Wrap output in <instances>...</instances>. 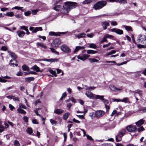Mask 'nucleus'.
Instances as JSON below:
<instances>
[{
	"instance_id": "obj_25",
	"label": "nucleus",
	"mask_w": 146,
	"mask_h": 146,
	"mask_svg": "<svg viewBox=\"0 0 146 146\" xmlns=\"http://www.w3.org/2000/svg\"><path fill=\"white\" fill-rule=\"evenodd\" d=\"M97 52L92 50H89L87 51V53L88 54H94L96 53Z\"/></svg>"
},
{
	"instance_id": "obj_21",
	"label": "nucleus",
	"mask_w": 146,
	"mask_h": 146,
	"mask_svg": "<svg viewBox=\"0 0 146 146\" xmlns=\"http://www.w3.org/2000/svg\"><path fill=\"white\" fill-rule=\"evenodd\" d=\"M31 69H32L35 70L36 72H42V71H40L39 68L36 65H35L33 67L31 68Z\"/></svg>"
},
{
	"instance_id": "obj_59",
	"label": "nucleus",
	"mask_w": 146,
	"mask_h": 146,
	"mask_svg": "<svg viewBox=\"0 0 146 146\" xmlns=\"http://www.w3.org/2000/svg\"><path fill=\"white\" fill-rule=\"evenodd\" d=\"M77 58L79 59H80L81 60H82V61H85V59H84V58H83V56H77Z\"/></svg>"
},
{
	"instance_id": "obj_31",
	"label": "nucleus",
	"mask_w": 146,
	"mask_h": 146,
	"mask_svg": "<svg viewBox=\"0 0 146 146\" xmlns=\"http://www.w3.org/2000/svg\"><path fill=\"white\" fill-rule=\"evenodd\" d=\"M23 70L25 71H29V67L25 65H24L22 66Z\"/></svg>"
},
{
	"instance_id": "obj_46",
	"label": "nucleus",
	"mask_w": 146,
	"mask_h": 146,
	"mask_svg": "<svg viewBox=\"0 0 146 146\" xmlns=\"http://www.w3.org/2000/svg\"><path fill=\"white\" fill-rule=\"evenodd\" d=\"M116 52L115 50H112L110 52H109L107 54H106V56H108L109 55H111L113 54H114L116 53Z\"/></svg>"
},
{
	"instance_id": "obj_53",
	"label": "nucleus",
	"mask_w": 146,
	"mask_h": 146,
	"mask_svg": "<svg viewBox=\"0 0 146 146\" xmlns=\"http://www.w3.org/2000/svg\"><path fill=\"white\" fill-rule=\"evenodd\" d=\"M23 8V7H18V6H15V7L13 8L12 9H15L20 10H21V8Z\"/></svg>"
},
{
	"instance_id": "obj_4",
	"label": "nucleus",
	"mask_w": 146,
	"mask_h": 146,
	"mask_svg": "<svg viewBox=\"0 0 146 146\" xmlns=\"http://www.w3.org/2000/svg\"><path fill=\"white\" fill-rule=\"evenodd\" d=\"M137 40L138 43L146 45V38L144 35H139Z\"/></svg>"
},
{
	"instance_id": "obj_54",
	"label": "nucleus",
	"mask_w": 146,
	"mask_h": 146,
	"mask_svg": "<svg viewBox=\"0 0 146 146\" xmlns=\"http://www.w3.org/2000/svg\"><path fill=\"white\" fill-rule=\"evenodd\" d=\"M94 35V34L93 33H91L90 34H88L87 35V36L89 38H92L93 37Z\"/></svg>"
},
{
	"instance_id": "obj_29",
	"label": "nucleus",
	"mask_w": 146,
	"mask_h": 146,
	"mask_svg": "<svg viewBox=\"0 0 146 146\" xmlns=\"http://www.w3.org/2000/svg\"><path fill=\"white\" fill-rule=\"evenodd\" d=\"M88 60L91 63L98 62V60L95 58H89Z\"/></svg>"
},
{
	"instance_id": "obj_30",
	"label": "nucleus",
	"mask_w": 146,
	"mask_h": 146,
	"mask_svg": "<svg viewBox=\"0 0 146 146\" xmlns=\"http://www.w3.org/2000/svg\"><path fill=\"white\" fill-rule=\"evenodd\" d=\"M17 111L20 113H22L25 114L26 113V112L23 110L19 108L17 110Z\"/></svg>"
},
{
	"instance_id": "obj_44",
	"label": "nucleus",
	"mask_w": 146,
	"mask_h": 146,
	"mask_svg": "<svg viewBox=\"0 0 146 146\" xmlns=\"http://www.w3.org/2000/svg\"><path fill=\"white\" fill-rule=\"evenodd\" d=\"M145 45H145L144 44L143 45L139 44L137 45V46L139 48H146V47H145Z\"/></svg>"
},
{
	"instance_id": "obj_61",
	"label": "nucleus",
	"mask_w": 146,
	"mask_h": 146,
	"mask_svg": "<svg viewBox=\"0 0 146 146\" xmlns=\"http://www.w3.org/2000/svg\"><path fill=\"white\" fill-rule=\"evenodd\" d=\"M111 25L113 26H116L117 25V23L115 21H112L111 23Z\"/></svg>"
},
{
	"instance_id": "obj_15",
	"label": "nucleus",
	"mask_w": 146,
	"mask_h": 146,
	"mask_svg": "<svg viewBox=\"0 0 146 146\" xmlns=\"http://www.w3.org/2000/svg\"><path fill=\"white\" fill-rule=\"evenodd\" d=\"M145 120L143 119H141L135 123V124L137 127H139L142 125L144 123Z\"/></svg>"
},
{
	"instance_id": "obj_62",
	"label": "nucleus",
	"mask_w": 146,
	"mask_h": 146,
	"mask_svg": "<svg viewBox=\"0 0 146 146\" xmlns=\"http://www.w3.org/2000/svg\"><path fill=\"white\" fill-rule=\"evenodd\" d=\"M140 110L142 111L143 112H146V107H143L141 110Z\"/></svg>"
},
{
	"instance_id": "obj_28",
	"label": "nucleus",
	"mask_w": 146,
	"mask_h": 146,
	"mask_svg": "<svg viewBox=\"0 0 146 146\" xmlns=\"http://www.w3.org/2000/svg\"><path fill=\"white\" fill-rule=\"evenodd\" d=\"M96 0H85L83 2L84 4H88L90 2H94L96 1Z\"/></svg>"
},
{
	"instance_id": "obj_37",
	"label": "nucleus",
	"mask_w": 146,
	"mask_h": 146,
	"mask_svg": "<svg viewBox=\"0 0 146 146\" xmlns=\"http://www.w3.org/2000/svg\"><path fill=\"white\" fill-rule=\"evenodd\" d=\"M49 71L50 73L54 75V76L56 77L57 76V75L56 74V72L55 71H54L50 69L49 70Z\"/></svg>"
},
{
	"instance_id": "obj_8",
	"label": "nucleus",
	"mask_w": 146,
	"mask_h": 146,
	"mask_svg": "<svg viewBox=\"0 0 146 146\" xmlns=\"http://www.w3.org/2000/svg\"><path fill=\"white\" fill-rule=\"evenodd\" d=\"M60 48L63 51L66 53H69L71 52L70 49L65 44H64L61 46Z\"/></svg>"
},
{
	"instance_id": "obj_6",
	"label": "nucleus",
	"mask_w": 146,
	"mask_h": 146,
	"mask_svg": "<svg viewBox=\"0 0 146 146\" xmlns=\"http://www.w3.org/2000/svg\"><path fill=\"white\" fill-rule=\"evenodd\" d=\"M85 94L88 98H89L90 99L94 98L96 99H98L96 98V96H99L98 95H96L89 91H86Z\"/></svg>"
},
{
	"instance_id": "obj_18",
	"label": "nucleus",
	"mask_w": 146,
	"mask_h": 146,
	"mask_svg": "<svg viewBox=\"0 0 146 146\" xmlns=\"http://www.w3.org/2000/svg\"><path fill=\"white\" fill-rule=\"evenodd\" d=\"M132 93L135 94H138L140 97H141L142 95V91L139 90H136L132 92Z\"/></svg>"
},
{
	"instance_id": "obj_42",
	"label": "nucleus",
	"mask_w": 146,
	"mask_h": 146,
	"mask_svg": "<svg viewBox=\"0 0 146 146\" xmlns=\"http://www.w3.org/2000/svg\"><path fill=\"white\" fill-rule=\"evenodd\" d=\"M145 130V129L143 126H141L137 129V131L139 132Z\"/></svg>"
},
{
	"instance_id": "obj_35",
	"label": "nucleus",
	"mask_w": 146,
	"mask_h": 146,
	"mask_svg": "<svg viewBox=\"0 0 146 146\" xmlns=\"http://www.w3.org/2000/svg\"><path fill=\"white\" fill-rule=\"evenodd\" d=\"M115 2L120 3L124 4L127 3L126 0H116Z\"/></svg>"
},
{
	"instance_id": "obj_38",
	"label": "nucleus",
	"mask_w": 146,
	"mask_h": 146,
	"mask_svg": "<svg viewBox=\"0 0 146 146\" xmlns=\"http://www.w3.org/2000/svg\"><path fill=\"white\" fill-rule=\"evenodd\" d=\"M90 116L92 119H94L96 117L95 115V112H91L90 113Z\"/></svg>"
},
{
	"instance_id": "obj_23",
	"label": "nucleus",
	"mask_w": 146,
	"mask_h": 146,
	"mask_svg": "<svg viewBox=\"0 0 146 146\" xmlns=\"http://www.w3.org/2000/svg\"><path fill=\"white\" fill-rule=\"evenodd\" d=\"M85 48V47L84 46H77L75 48V50L74 51V52L75 53L80 50L84 49Z\"/></svg>"
},
{
	"instance_id": "obj_22",
	"label": "nucleus",
	"mask_w": 146,
	"mask_h": 146,
	"mask_svg": "<svg viewBox=\"0 0 146 146\" xmlns=\"http://www.w3.org/2000/svg\"><path fill=\"white\" fill-rule=\"evenodd\" d=\"M35 79L34 77H29L25 78V82H30L31 81H33Z\"/></svg>"
},
{
	"instance_id": "obj_58",
	"label": "nucleus",
	"mask_w": 146,
	"mask_h": 146,
	"mask_svg": "<svg viewBox=\"0 0 146 146\" xmlns=\"http://www.w3.org/2000/svg\"><path fill=\"white\" fill-rule=\"evenodd\" d=\"M86 136L87 138L88 139H89L90 140L94 141V139H92V138L91 136L89 135H86Z\"/></svg>"
},
{
	"instance_id": "obj_32",
	"label": "nucleus",
	"mask_w": 146,
	"mask_h": 146,
	"mask_svg": "<svg viewBox=\"0 0 146 146\" xmlns=\"http://www.w3.org/2000/svg\"><path fill=\"white\" fill-rule=\"evenodd\" d=\"M50 121L52 124L53 125H55L57 123V121L52 119H50Z\"/></svg>"
},
{
	"instance_id": "obj_50",
	"label": "nucleus",
	"mask_w": 146,
	"mask_h": 146,
	"mask_svg": "<svg viewBox=\"0 0 146 146\" xmlns=\"http://www.w3.org/2000/svg\"><path fill=\"white\" fill-rule=\"evenodd\" d=\"M5 128L4 127L1 125H0V132H3L4 131Z\"/></svg>"
},
{
	"instance_id": "obj_52",
	"label": "nucleus",
	"mask_w": 146,
	"mask_h": 146,
	"mask_svg": "<svg viewBox=\"0 0 146 146\" xmlns=\"http://www.w3.org/2000/svg\"><path fill=\"white\" fill-rule=\"evenodd\" d=\"M20 29H21L25 31H26L27 28V27L25 26H22L20 27Z\"/></svg>"
},
{
	"instance_id": "obj_64",
	"label": "nucleus",
	"mask_w": 146,
	"mask_h": 146,
	"mask_svg": "<svg viewBox=\"0 0 146 146\" xmlns=\"http://www.w3.org/2000/svg\"><path fill=\"white\" fill-rule=\"evenodd\" d=\"M111 144L108 143H105L102 144V146H111Z\"/></svg>"
},
{
	"instance_id": "obj_7",
	"label": "nucleus",
	"mask_w": 146,
	"mask_h": 146,
	"mask_svg": "<svg viewBox=\"0 0 146 146\" xmlns=\"http://www.w3.org/2000/svg\"><path fill=\"white\" fill-rule=\"evenodd\" d=\"M61 43V41L59 38H56L54 40L51 44L52 46L55 47L58 46Z\"/></svg>"
},
{
	"instance_id": "obj_12",
	"label": "nucleus",
	"mask_w": 146,
	"mask_h": 146,
	"mask_svg": "<svg viewBox=\"0 0 146 146\" xmlns=\"http://www.w3.org/2000/svg\"><path fill=\"white\" fill-rule=\"evenodd\" d=\"M111 31L112 32H114L118 35H121L123 33V31L121 29L114 28L111 29Z\"/></svg>"
},
{
	"instance_id": "obj_45",
	"label": "nucleus",
	"mask_w": 146,
	"mask_h": 146,
	"mask_svg": "<svg viewBox=\"0 0 146 146\" xmlns=\"http://www.w3.org/2000/svg\"><path fill=\"white\" fill-rule=\"evenodd\" d=\"M106 37V38H111L114 37V36L111 35H109L108 34H107L104 35Z\"/></svg>"
},
{
	"instance_id": "obj_16",
	"label": "nucleus",
	"mask_w": 146,
	"mask_h": 146,
	"mask_svg": "<svg viewBox=\"0 0 146 146\" xmlns=\"http://www.w3.org/2000/svg\"><path fill=\"white\" fill-rule=\"evenodd\" d=\"M101 24L104 30L106 29L107 28V27L110 25L109 23L106 21L102 22Z\"/></svg>"
},
{
	"instance_id": "obj_48",
	"label": "nucleus",
	"mask_w": 146,
	"mask_h": 146,
	"mask_svg": "<svg viewBox=\"0 0 146 146\" xmlns=\"http://www.w3.org/2000/svg\"><path fill=\"white\" fill-rule=\"evenodd\" d=\"M66 92H65L63 93L62 97L60 98V100H62L64 98H65L66 96Z\"/></svg>"
},
{
	"instance_id": "obj_2",
	"label": "nucleus",
	"mask_w": 146,
	"mask_h": 146,
	"mask_svg": "<svg viewBox=\"0 0 146 146\" xmlns=\"http://www.w3.org/2000/svg\"><path fill=\"white\" fill-rule=\"evenodd\" d=\"M106 4V1L103 0L99 1L94 5L93 8L95 10H100L105 7Z\"/></svg>"
},
{
	"instance_id": "obj_26",
	"label": "nucleus",
	"mask_w": 146,
	"mask_h": 146,
	"mask_svg": "<svg viewBox=\"0 0 146 146\" xmlns=\"http://www.w3.org/2000/svg\"><path fill=\"white\" fill-rule=\"evenodd\" d=\"M6 16L10 17H12L14 15V14L13 12H9L6 13L5 15Z\"/></svg>"
},
{
	"instance_id": "obj_33",
	"label": "nucleus",
	"mask_w": 146,
	"mask_h": 146,
	"mask_svg": "<svg viewBox=\"0 0 146 146\" xmlns=\"http://www.w3.org/2000/svg\"><path fill=\"white\" fill-rule=\"evenodd\" d=\"M61 6L60 5H57L55 6L54 9L57 11H58L60 9Z\"/></svg>"
},
{
	"instance_id": "obj_55",
	"label": "nucleus",
	"mask_w": 146,
	"mask_h": 146,
	"mask_svg": "<svg viewBox=\"0 0 146 146\" xmlns=\"http://www.w3.org/2000/svg\"><path fill=\"white\" fill-rule=\"evenodd\" d=\"M19 106L20 108H21L24 109H26L27 108L26 107L25 105L21 104H19Z\"/></svg>"
},
{
	"instance_id": "obj_10",
	"label": "nucleus",
	"mask_w": 146,
	"mask_h": 146,
	"mask_svg": "<svg viewBox=\"0 0 146 146\" xmlns=\"http://www.w3.org/2000/svg\"><path fill=\"white\" fill-rule=\"evenodd\" d=\"M30 30L32 31L33 33H36L38 31H41L42 28L41 27H36L35 28L33 27H30L29 28Z\"/></svg>"
},
{
	"instance_id": "obj_39",
	"label": "nucleus",
	"mask_w": 146,
	"mask_h": 146,
	"mask_svg": "<svg viewBox=\"0 0 146 146\" xmlns=\"http://www.w3.org/2000/svg\"><path fill=\"white\" fill-rule=\"evenodd\" d=\"M110 89L112 91H115L116 88L113 85H110L109 86Z\"/></svg>"
},
{
	"instance_id": "obj_19",
	"label": "nucleus",
	"mask_w": 146,
	"mask_h": 146,
	"mask_svg": "<svg viewBox=\"0 0 146 146\" xmlns=\"http://www.w3.org/2000/svg\"><path fill=\"white\" fill-rule=\"evenodd\" d=\"M64 110L61 109H57L54 111V112L56 114L59 115L64 112Z\"/></svg>"
},
{
	"instance_id": "obj_1",
	"label": "nucleus",
	"mask_w": 146,
	"mask_h": 146,
	"mask_svg": "<svg viewBox=\"0 0 146 146\" xmlns=\"http://www.w3.org/2000/svg\"><path fill=\"white\" fill-rule=\"evenodd\" d=\"M64 4L62 13L65 14H67L71 9L76 8L78 6L77 3L73 2H65Z\"/></svg>"
},
{
	"instance_id": "obj_49",
	"label": "nucleus",
	"mask_w": 146,
	"mask_h": 146,
	"mask_svg": "<svg viewBox=\"0 0 146 146\" xmlns=\"http://www.w3.org/2000/svg\"><path fill=\"white\" fill-rule=\"evenodd\" d=\"M31 13L30 11H28L24 13V15L25 16H28L31 15Z\"/></svg>"
},
{
	"instance_id": "obj_34",
	"label": "nucleus",
	"mask_w": 146,
	"mask_h": 146,
	"mask_svg": "<svg viewBox=\"0 0 146 146\" xmlns=\"http://www.w3.org/2000/svg\"><path fill=\"white\" fill-rule=\"evenodd\" d=\"M89 47L93 48H96L97 46L95 44L90 43L89 44Z\"/></svg>"
},
{
	"instance_id": "obj_51",
	"label": "nucleus",
	"mask_w": 146,
	"mask_h": 146,
	"mask_svg": "<svg viewBox=\"0 0 146 146\" xmlns=\"http://www.w3.org/2000/svg\"><path fill=\"white\" fill-rule=\"evenodd\" d=\"M1 49L2 50L6 51L8 50V48L6 46H3L1 48Z\"/></svg>"
},
{
	"instance_id": "obj_11",
	"label": "nucleus",
	"mask_w": 146,
	"mask_h": 146,
	"mask_svg": "<svg viewBox=\"0 0 146 146\" xmlns=\"http://www.w3.org/2000/svg\"><path fill=\"white\" fill-rule=\"evenodd\" d=\"M96 98L97 99H99L102 101L105 104V106L109 104L108 101L104 98V96H96Z\"/></svg>"
},
{
	"instance_id": "obj_63",
	"label": "nucleus",
	"mask_w": 146,
	"mask_h": 146,
	"mask_svg": "<svg viewBox=\"0 0 146 146\" xmlns=\"http://www.w3.org/2000/svg\"><path fill=\"white\" fill-rule=\"evenodd\" d=\"M9 107L11 111L13 110L15 108L11 104H9Z\"/></svg>"
},
{
	"instance_id": "obj_57",
	"label": "nucleus",
	"mask_w": 146,
	"mask_h": 146,
	"mask_svg": "<svg viewBox=\"0 0 146 146\" xmlns=\"http://www.w3.org/2000/svg\"><path fill=\"white\" fill-rule=\"evenodd\" d=\"M107 40L106 39V38L105 36H104V38H103L102 40L100 42V43H103L104 42H107Z\"/></svg>"
},
{
	"instance_id": "obj_17",
	"label": "nucleus",
	"mask_w": 146,
	"mask_h": 146,
	"mask_svg": "<svg viewBox=\"0 0 146 146\" xmlns=\"http://www.w3.org/2000/svg\"><path fill=\"white\" fill-rule=\"evenodd\" d=\"M7 52L10 54L11 57L13 58V59L15 60V59L17 58V56L16 54L10 51H8Z\"/></svg>"
},
{
	"instance_id": "obj_5",
	"label": "nucleus",
	"mask_w": 146,
	"mask_h": 146,
	"mask_svg": "<svg viewBox=\"0 0 146 146\" xmlns=\"http://www.w3.org/2000/svg\"><path fill=\"white\" fill-rule=\"evenodd\" d=\"M126 129L129 132H134L137 128L135 125H130L126 127Z\"/></svg>"
},
{
	"instance_id": "obj_24",
	"label": "nucleus",
	"mask_w": 146,
	"mask_h": 146,
	"mask_svg": "<svg viewBox=\"0 0 146 146\" xmlns=\"http://www.w3.org/2000/svg\"><path fill=\"white\" fill-rule=\"evenodd\" d=\"M27 132L30 135L33 132L32 129L31 127H28L26 130Z\"/></svg>"
},
{
	"instance_id": "obj_60",
	"label": "nucleus",
	"mask_w": 146,
	"mask_h": 146,
	"mask_svg": "<svg viewBox=\"0 0 146 146\" xmlns=\"http://www.w3.org/2000/svg\"><path fill=\"white\" fill-rule=\"evenodd\" d=\"M112 101L113 102H121V100L119 99H113Z\"/></svg>"
},
{
	"instance_id": "obj_47",
	"label": "nucleus",
	"mask_w": 146,
	"mask_h": 146,
	"mask_svg": "<svg viewBox=\"0 0 146 146\" xmlns=\"http://www.w3.org/2000/svg\"><path fill=\"white\" fill-rule=\"evenodd\" d=\"M14 145L15 146H20V144L17 140H15L14 142Z\"/></svg>"
},
{
	"instance_id": "obj_36",
	"label": "nucleus",
	"mask_w": 146,
	"mask_h": 146,
	"mask_svg": "<svg viewBox=\"0 0 146 146\" xmlns=\"http://www.w3.org/2000/svg\"><path fill=\"white\" fill-rule=\"evenodd\" d=\"M38 46H40L44 49H46V47L42 43L38 42L37 43Z\"/></svg>"
},
{
	"instance_id": "obj_27",
	"label": "nucleus",
	"mask_w": 146,
	"mask_h": 146,
	"mask_svg": "<svg viewBox=\"0 0 146 146\" xmlns=\"http://www.w3.org/2000/svg\"><path fill=\"white\" fill-rule=\"evenodd\" d=\"M70 113L69 112H67L64 114L63 116V118L64 120H66L68 118Z\"/></svg>"
},
{
	"instance_id": "obj_9",
	"label": "nucleus",
	"mask_w": 146,
	"mask_h": 146,
	"mask_svg": "<svg viewBox=\"0 0 146 146\" xmlns=\"http://www.w3.org/2000/svg\"><path fill=\"white\" fill-rule=\"evenodd\" d=\"M104 114V111L102 110H98L95 112L96 117L97 118H99L102 117Z\"/></svg>"
},
{
	"instance_id": "obj_3",
	"label": "nucleus",
	"mask_w": 146,
	"mask_h": 146,
	"mask_svg": "<svg viewBox=\"0 0 146 146\" xmlns=\"http://www.w3.org/2000/svg\"><path fill=\"white\" fill-rule=\"evenodd\" d=\"M126 131L125 129H122L118 131L117 135L115 136L116 142H119L121 141L122 137L125 134Z\"/></svg>"
},
{
	"instance_id": "obj_56",
	"label": "nucleus",
	"mask_w": 146,
	"mask_h": 146,
	"mask_svg": "<svg viewBox=\"0 0 146 146\" xmlns=\"http://www.w3.org/2000/svg\"><path fill=\"white\" fill-rule=\"evenodd\" d=\"M128 99V98H123L122 100H121V102H126L127 101Z\"/></svg>"
},
{
	"instance_id": "obj_41",
	"label": "nucleus",
	"mask_w": 146,
	"mask_h": 146,
	"mask_svg": "<svg viewBox=\"0 0 146 146\" xmlns=\"http://www.w3.org/2000/svg\"><path fill=\"white\" fill-rule=\"evenodd\" d=\"M124 27L125 28V29L127 31H131L132 28L130 26H124Z\"/></svg>"
},
{
	"instance_id": "obj_13",
	"label": "nucleus",
	"mask_w": 146,
	"mask_h": 146,
	"mask_svg": "<svg viewBox=\"0 0 146 146\" xmlns=\"http://www.w3.org/2000/svg\"><path fill=\"white\" fill-rule=\"evenodd\" d=\"M65 33L64 32H58L55 33L54 32H50L49 33V35L50 36H60L61 34H64Z\"/></svg>"
},
{
	"instance_id": "obj_43",
	"label": "nucleus",
	"mask_w": 146,
	"mask_h": 146,
	"mask_svg": "<svg viewBox=\"0 0 146 146\" xmlns=\"http://www.w3.org/2000/svg\"><path fill=\"white\" fill-rule=\"evenodd\" d=\"M96 87H92V86H90V87H86V90H94V89L95 88H96Z\"/></svg>"
},
{
	"instance_id": "obj_40",
	"label": "nucleus",
	"mask_w": 146,
	"mask_h": 146,
	"mask_svg": "<svg viewBox=\"0 0 146 146\" xmlns=\"http://www.w3.org/2000/svg\"><path fill=\"white\" fill-rule=\"evenodd\" d=\"M62 0H56L54 3V5H56V4L59 3L62 4Z\"/></svg>"
},
{
	"instance_id": "obj_20",
	"label": "nucleus",
	"mask_w": 146,
	"mask_h": 146,
	"mask_svg": "<svg viewBox=\"0 0 146 146\" xmlns=\"http://www.w3.org/2000/svg\"><path fill=\"white\" fill-rule=\"evenodd\" d=\"M86 34L84 33L78 34V35H75L76 37L78 38L79 39L82 38H84L85 37Z\"/></svg>"
},
{
	"instance_id": "obj_14",
	"label": "nucleus",
	"mask_w": 146,
	"mask_h": 146,
	"mask_svg": "<svg viewBox=\"0 0 146 146\" xmlns=\"http://www.w3.org/2000/svg\"><path fill=\"white\" fill-rule=\"evenodd\" d=\"M16 33L18 36L20 38H23L25 34V32L21 30L17 31Z\"/></svg>"
}]
</instances>
